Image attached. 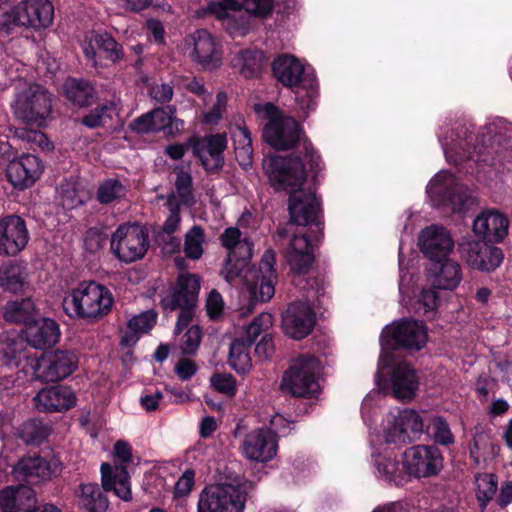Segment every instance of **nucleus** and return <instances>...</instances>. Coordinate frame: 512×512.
<instances>
[{
	"label": "nucleus",
	"mask_w": 512,
	"mask_h": 512,
	"mask_svg": "<svg viewBox=\"0 0 512 512\" xmlns=\"http://www.w3.org/2000/svg\"><path fill=\"white\" fill-rule=\"evenodd\" d=\"M427 194L435 205H450L454 212L461 211L468 201L463 186L447 171L434 176L427 186Z\"/></svg>",
	"instance_id": "14"
},
{
	"label": "nucleus",
	"mask_w": 512,
	"mask_h": 512,
	"mask_svg": "<svg viewBox=\"0 0 512 512\" xmlns=\"http://www.w3.org/2000/svg\"><path fill=\"white\" fill-rule=\"evenodd\" d=\"M194 477L193 470H186L175 484V496L184 497L188 495L194 486Z\"/></svg>",
	"instance_id": "60"
},
{
	"label": "nucleus",
	"mask_w": 512,
	"mask_h": 512,
	"mask_svg": "<svg viewBox=\"0 0 512 512\" xmlns=\"http://www.w3.org/2000/svg\"><path fill=\"white\" fill-rule=\"evenodd\" d=\"M428 419L425 423L426 432L436 443L440 445H451L454 443V436L446 420L441 416L426 414Z\"/></svg>",
	"instance_id": "45"
},
{
	"label": "nucleus",
	"mask_w": 512,
	"mask_h": 512,
	"mask_svg": "<svg viewBox=\"0 0 512 512\" xmlns=\"http://www.w3.org/2000/svg\"><path fill=\"white\" fill-rule=\"evenodd\" d=\"M199 290V276L196 274H183L178 277L176 286L167 291L162 297L161 306L165 311L180 310L175 326L176 335L190 327L189 325L195 313Z\"/></svg>",
	"instance_id": "4"
},
{
	"label": "nucleus",
	"mask_w": 512,
	"mask_h": 512,
	"mask_svg": "<svg viewBox=\"0 0 512 512\" xmlns=\"http://www.w3.org/2000/svg\"><path fill=\"white\" fill-rule=\"evenodd\" d=\"M22 332L26 342L36 349L54 346L60 337L59 325L50 318L34 319Z\"/></svg>",
	"instance_id": "29"
},
{
	"label": "nucleus",
	"mask_w": 512,
	"mask_h": 512,
	"mask_svg": "<svg viewBox=\"0 0 512 512\" xmlns=\"http://www.w3.org/2000/svg\"><path fill=\"white\" fill-rule=\"evenodd\" d=\"M210 381L216 391L229 397H233L237 392L236 379L231 374L216 373Z\"/></svg>",
	"instance_id": "53"
},
{
	"label": "nucleus",
	"mask_w": 512,
	"mask_h": 512,
	"mask_svg": "<svg viewBox=\"0 0 512 512\" xmlns=\"http://www.w3.org/2000/svg\"><path fill=\"white\" fill-rule=\"evenodd\" d=\"M62 94L78 107L90 106L96 99L95 86L84 78L68 77L62 85Z\"/></svg>",
	"instance_id": "37"
},
{
	"label": "nucleus",
	"mask_w": 512,
	"mask_h": 512,
	"mask_svg": "<svg viewBox=\"0 0 512 512\" xmlns=\"http://www.w3.org/2000/svg\"><path fill=\"white\" fill-rule=\"evenodd\" d=\"M227 103V95L223 92L217 94L212 109L204 114V120L209 124H216L222 117Z\"/></svg>",
	"instance_id": "57"
},
{
	"label": "nucleus",
	"mask_w": 512,
	"mask_h": 512,
	"mask_svg": "<svg viewBox=\"0 0 512 512\" xmlns=\"http://www.w3.org/2000/svg\"><path fill=\"white\" fill-rule=\"evenodd\" d=\"M268 59L256 48L242 49L233 54L232 66L245 78H256L264 70Z\"/></svg>",
	"instance_id": "36"
},
{
	"label": "nucleus",
	"mask_w": 512,
	"mask_h": 512,
	"mask_svg": "<svg viewBox=\"0 0 512 512\" xmlns=\"http://www.w3.org/2000/svg\"><path fill=\"white\" fill-rule=\"evenodd\" d=\"M26 276L25 269L19 264L9 262L0 266V286L10 292L20 291Z\"/></svg>",
	"instance_id": "44"
},
{
	"label": "nucleus",
	"mask_w": 512,
	"mask_h": 512,
	"mask_svg": "<svg viewBox=\"0 0 512 512\" xmlns=\"http://www.w3.org/2000/svg\"><path fill=\"white\" fill-rule=\"evenodd\" d=\"M381 342L387 348L404 347L417 351L427 342V330L422 322L405 319L387 326L381 334Z\"/></svg>",
	"instance_id": "13"
},
{
	"label": "nucleus",
	"mask_w": 512,
	"mask_h": 512,
	"mask_svg": "<svg viewBox=\"0 0 512 512\" xmlns=\"http://www.w3.org/2000/svg\"><path fill=\"white\" fill-rule=\"evenodd\" d=\"M11 107L17 119L41 127L51 114L52 96L40 85L26 84L16 92Z\"/></svg>",
	"instance_id": "6"
},
{
	"label": "nucleus",
	"mask_w": 512,
	"mask_h": 512,
	"mask_svg": "<svg viewBox=\"0 0 512 512\" xmlns=\"http://www.w3.org/2000/svg\"><path fill=\"white\" fill-rule=\"evenodd\" d=\"M79 499L88 512H105L108 508V499L96 483L82 484Z\"/></svg>",
	"instance_id": "42"
},
{
	"label": "nucleus",
	"mask_w": 512,
	"mask_h": 512,
	"mask_svg": "<svg viewBox=\"0 0 512 512\" xmlns=\"http://www.w3.org/2000/svg\"><path fill=\"white\" fill-rule=\"evenodd\" d=\"M83 51L93 67L102 66V58L116 63L123 57L122 47L108 33L92 35L89 41L84 43Z\"/></svg>",
	"instance_id": "26"
},
{
	"label": "nucleus",
	"mask_w": 512,
	"mask_h": 512,
	"mask_svg": "<svg viewBox=\"0 0 512 512\" xmlns=\"http://www.w3.org/2000/svg\"><path fill=\"white\" fill-rule=\"evenodd\" d=\"M113 303V295L107 287L95 281H84L65 297L63 308L72 317L95 322L110 313Z\"/></svg>",
	"instance_id": "3"
},
{
	"label": "nucleus",
	"mask_w": 512,
	"mask_h": 512,
	"mask_svg": "<svg viewBox=\"0 0 512 512\" xmlns=\"http://www.w3.org/2000/svg\"><path fill=\"white\" fill-rule=\"evenodd\" d=\"M36 315L34 302L30 298L7 302L3 308L5 321L16 324H30Z\"/></svg>",
	"instance_id": "40"
},
{
	"label": "nucleus",
	"mask_w": 512,
	"mask_h": 512,
	"mask_svg": "<svg viewBox=\"0 0 512 512\" xmlns=\"http://www.w3.org/2000/svg\"><path fill=\"white\" fill-rule=\"evenodd\" d=\"M250 344L246 343L244 338L235 339L229 352V365L237 373L246 374L252 368V361L249 354Z\"/></svg>",
	"instance_id": "43"
},
{
	"label": "nucleus",
	"mask_w": 512,
	"mask_h": 512,
	"mask_svg": "<svg viewBox=\"0 0 512 512\" xmlns=\"http://www.w3.org/2000/svg\"><path fill=\"white\" fill-rule=\"evenodd\" d=\"M242 7L253 16L265 18L274 8V0H243L242 3L237 0H220L212 2L209 10L218 19L230 21V12L238 11Z\"/></svg>",
	"instance_id": "28"
},
{
	"label": "nucleus",
	"mask_w": 512,
	"mask_h": 512,
	"mask_svg": "<svg viewBox=\"0 0 512 512\" xmlns=\"http://www.w3.org/2000/svg\"><path fill=\"white\" fill-rule=\"evenodd\" d=\"M262 110L268 119L263 130L265 141L279 151L295 148L297 154H303L306 159H309L310 169L313 172L319 170L321 158L305 136L299 123L293 117L284 115L272 103H266Z\"/></svg>",
	"instance_id": "2"
},
{
	"label": "nucleus",
	"mask_w": 512,
	"mask_h": 512,
	"mask_svg": "<svg viewBox=\"0 0 512 512\" xmlns=\"http://www.w3.org/2000/svg\"><path fill=\"white\" fill-rule=\"evenodd\" d=\"M443 466L439 449L430 445H416L404 452L403 467L411 476L431 477L437 475Z\"/></svg>",
	"instance_id": "15"
},
{
	"label": "nucleus",
	"mask_w": 512,
	"mask_h": 512,
	"mask_svg": "<svg viewBox=\"0 0 512 512\" xmlns=\"http://www.w3.org/2000/svg\"><path fill=\"white\" fill-rule=\"evenodd\" d=\"M149 248L148 231L137 224L120 225L111 237V251L122 262L143 258Z\"/></svg>",
	"instance_id": "10"
},
{
	"label": "nucleus",
	"mask_w": 512,
	"mask_h": 512,
	"mask_svg": "<svg viewBox=\"0 0 512 512\" xmlns=\"http://www.w3.org/2000/svg\"><path fill=\"white\" fill-rule=\"evenodd\" d=\"M273 74L285 87L299 86L303 81L304 66L292 55H280L272 63Z\"/></svg>",
	"instance_id": "35"
},
{
	"label": "nucleus",
	"mask_w": 512,
	"mask_h": 512,
	"mask_svg": "<svg viewBox=\"0 0 512 512\" xmlns=\"http://www.w3.org/2000/svg\"><path fill=\"white\" fill-rule=\"evenodd\" d=\"M15 472L30 480L36 479L41 481L49 479L55 472V468H53L51 463L45 458H42L37 454H33L22 458L18 462Z\"/></svg>",
	"instance_id": "38"
},
{
	"label": "nucleus",
	"mask_w": 512,
	"mask_h": 512,
	"mask_svg": "<svg viewBox=\"0 0 512 512\" xmlns=\"http://www.w3.org/2000/svg\"><path fill=\"white\" fill-rule=\"evenodd\" d=\"M305 163L310 166L309 159L303 154L290 158H273L264 162V169L277 189H290V193L299 190L305 182Z\"/></svg>",
	"instance_id": "11"
},
{
	"label": "nucleus",
	"mask_w": 512,
	"mask_h": 512,
	"mask_svg": "<svg viewBox=\"0 0 512 512\" xmlns=\"http://www.w3.org/2000/svg\"><path fill=\"white\" fill-rule=\"evenodd\" d=\"M315 324V314L304 302L291 303L282 317V327L286 335L301 340L308 336Z\"/></svg>",
	"instance_id": "22"
},
{
	"label": "nucleus",
	"mask_w": 512,
	"mask_h": 512,
	"mask_svg": "<svg viewBox=\"0 0 512 512\" xmlns=\"http://www.w3.org/2000/svg\"><path fill=\"white\" fill-rule=\"evenodd\" d=\"M429 277L434 288L452 290L462 280L461 266L448 258L432 262Z\"/></svg>",
	"instance_id": "34"
},
{
	"label": "nucleus",
	"mask_w": 512,
	"mask_h": 512,
	"mask_svg": "<svg viewBox=\"0 0 512 512\" xmlns=\"http://www.w3.org/2000/svg\"><path fill=\"white\" fill-rule=\"evenodd\" d=\"M253 487L252 482L243 481L205 488L199 497L198 512H243Z\"/></svg>",
	"instance_id": "5"
},
{
	"label": "nucleus",
	"mask_w": 512,
	"mask_h": 512,
	"mask_svg": "<svg viewBox=\"0 0 512 512\" xmlns=\"http://www.w3.org/2000/svg\"><path fill=\"white\" fill-rule=\"evenodd\" d=\"M107 106L96 107L88 115L83 117L82 124L88 128H97L103 125V117L107 112Z\"/></svg>",
	"instance_id": "63"
},
{
	"label": "nucleus",
	"mask_w": 512,
	"mask_h": 512,
	"mask_svg": "<svg viewBox=\"0 0 512 512\" xmlns=\"http://www.w3.org/2000/svg\"><path fill=\"white\" fill-rule=\"evenodd\" d=\"M35 505L34 491L28 486L6 487L0 492L2 512H31Z\"/></svg>",
	"instance_id": "33"
},
{
	"label": "nucleus",
	"mask_w": 512,
	"mask_h": 512,
	"mask_svg": "<svg viewBox=\"0 0 512 512\" xmlns=\"http://www.w3.org/2000/svg\"><path fill=\"white\" fill-rule=\"evenodd\" d=\"M255 353L261 360L270 358L274 353V343L272 337L264 335L255 347Z\"/></svg>",
	"instance_id": "64"
},
{
	"label": "nucleus",
	"mask_w": 512,
	"mask_h": 512,
	"mask_svg": "<svg viewBox=\"0 0 512 512\" xmlns=\"http://www.w3.org/2000/svg\"><path fill=\"white\" fill-rule=\"evenodd\" d=\"M207 314L211 319L218 318L224 309V301L217 290H212L206 299Z\"/></svg>",
	"instance_id": "58"
},
{
	"label": "nucleus",
	"mask_w": 512,
	"mask_h": 512,
	"mask_svg": "<svg viewBox=\"0 0 512 512\" xmlns=\"http://www.w3.org/2000/svg\"><path fill=\"white\" fill-rule=\"evenodd\" d=\"M149 94L156 102L164 104L172 99L174 91L168 83H155L151 86Z\"/></svg>",
	"instance_id": "59"
},
{
	"label": "nucleus",
	"mask_w": 512,
	"mask_h": 512,
	"mask_svg": "<svg viewBox=\"0 0 512 512\" xmlns=\"http://www.w3.org/2000/svg\"><path fill=\"white\" fill-rule=\"evenodd\" d=\"M29 241L25 221L18 215L0 218V256L14 257L24 250Z\"/></svg>",
	"instance_id": "19"
},
{
	"label": "nucleus",
	"mask_w": 512,
	"mask_h": 512,
	"mask_svg": "<svg viewBox=\"0 0 512 512\" xmlns=\"http://www.w3.org/2000/svg\"><path fill=\"white\" fill-rule=\"evenodd\" d=\"M459 247L465 262L479 271L495 270L503 260L502 250L484 241H467Z\"/></svg>",
	"instance_id": "20"
},
{
	"label": "nucleus",
	"mask_w": 512,
	"mask_h": 512,
	"mask_svg": "<svg viewBox=\"0 0 512 512\" xmlns=\"http://www.w3.org/2000/svg\"><path fill=\"white\" fill-rule=\"evenodd\" d=\"M78 367V357L70 350L57 349L43 354L37 362V377L44 382H58Z\"/></svg>",
	"instance_id": "16"
},
{
	"label": "nucleus",
	"mask_w": 512,
	"mask_h": 512,
	"mask_svg": "<svg viewBox=\"0 0 512 512\" xmlns=\"http://www.w3.org/2000/svg\"><path fill=\"white\" fill-rule=\"evenodd\" d=\"M26 346L23 340L0 335V366L18 367L27 358Z\"/></svg>",
	"instance_id": "39"
},
{
	"label": "nucleus",
	"mask_w": 512,
	"mask_h": 512,
	"mask_svg": "<svg viewBox=\"0 0 512 512\" xmlns=\"http://www.w3.org/2000/svg\"><path fill=\"white\" fill-rule=\"evenodd\" d=\"M126 195V188L122 182L115 178L102 181L97 189L96 198L101 204H109Z\"/></svg>",
	"instance_id": "46"
},
{
	"label": "nucleus",
	"mask_w": 512,
	"mask_h": 512,
	"mask_svg": "<svg viewBox=\"0 0 512 512\" xmlns=\"http://www.w3.org/2000/svg\"><path fill=\"white\" fill-rule=\"evenodd\" d=\"M19 437L27 444H39L48 435V429L39 420H29L21 425Z\"/></svg>",
	"instance_id": "48"
},
{
	"label": "nucleus",
	"mask_w": 512,
	"mask_h": 512,
	"mask_svg": "<svg viewBox=\"0 0 512 512\" xmlns=\"http://www.w3.org/2000/svg\"><path fill=\"white\" fill-rule=\"evenodd\" d=\"M34 400L40 411L61 412L74 407L77 398L71 388L57 385L40 390Z\"/></svg>",
	"instance_id": "30"
},
{
	"label": "nucleus",
	"mask_w": 512,
	"mask_h": 512,
	"mask_svg": "<svg viewBox=\"0 0 512 512\" xmlns=\"http://www.w3.org/2000/svg\"><path fill=\"white\" fill-rule=\"evenodd\" d=\"M283 253L291 271L296 274L307 273L314 262L313 245L305 234L293 233Z\"/></svg>",
	"instance_id": "24"
},
{
	"label": "nucleus",
	"mask_w": 512,
	"mask_h": 512,
	"mask_svg": "<svg viewBox=\"0 0 512 512\" xmlns=\"http://www.w3.org/2000/svg\"><path fill=\"white\" fill-rule=\"evenodd\" d=\"M114 456L119 463L112 467L109 463L101 465L102 487L105 491L114 493L124 501L132 499L130 477L126 464L132 461V447L123 440L114 445Z\"/></svg>",
	"instance_id": "9"
},
{
	"label": "nucleus",
	"mask_w": 512,
	"mask_h": 512,
	"mask_svg": "<svg viewBox=\"0 0 512 512\" xmlns=\"http://www.w3.org/2000/svg\"><path fill=\"white\" fill-rule=\"evenodd\" d=\"M107 240V235L97 228L87 230L84 238L86 250L95 253L103 248Z\"/></svg>",
	"instance_id": "56"
},
{
	"label": "nucleus",
	"mask_w": 512,
	"mask_h": 512,
	"mask_svg": "<svg viewBox=\"0 0 512 512\" xmlns=\"http://www.w3.org/2000/svg\"><path fill=\"white\" fill-rule=\"evenodd\" d=\"M191 60L205 70H213L222 63V53L213 36L205 29L195 31L186 40Z\"/></svg>",
	"instance_id": "18"
},
{
	"label": "nucleus",
	"mask_w": 512,
	"mask_h": 512,
	"mask_svg": "<svg viewBox=\"0 0 512 512\" xmlns=\"http://www.w3.org/2000/svg\"><path fill=\"white\" fill-rule=\"evenodd\" d=\"M288 210L291 223L307 226L317 221L320 203L310 189L294 190L289 196Z\"/></svg>",
	"instance_id": "23"
},
{
	"label": "nucleus",
	"mask_w": 512,
	"mask_h": 512,
	"mask_svg": "<svg viewBox=\"0 0 512 512\" xmlns=\"http://www.w3.org/2000/svg\"><path fill=\"white\" fill-rule=\"evenodd\" d=\"M393 395L400 400H412L419 387L416 370L407 362L397 363L391 372Z\"/></svg>",
	"instance_id": "31"
},
{
	"label": "nucleus",
	"mask_w": 512,
	"mask_h": 512,
	"mask_svg": "<svg viewBox=\"0 0 512 512\" xmlns=\"http://www.w3.org/2000/svg\"><path fill=\"white\" fill-rule=\"evenodd\" d=\"M320 371L321 365L315 356L301 355L283 375L281 389L295 397L314 396L320 388L317 380Z\"/></svg>",
	"instance_id": "7"
},
{
	"label": "nucleus",
	"mask_w": 512,
	"mask_h": 512,
	"mask_svg": "<svg viewBox=\"0 0 512 512\" xmlns=\"http://www.w3.org/2000/svg\"><path fill=\"white\" fill-rule=\"evenodd\" d=\"M175 188L181 204H190L193 200L192 177L183 168L176 169Z\"/></svg>",
	"instance_id": "52"
},
{
	"label": "nucleus",
	"mask_w": 512,
	"mask_h": 512,
	"mask_svg": "<svg viewBox=\"0 0 512 512\" xmlns=\"http://www.w3.org/2000/svg\"><path fill=\"white\" fill-rule=\"evenodd\" d=\"M221 245L227 250V257L220 271L221 276L233 283L242 278L255 299L262 302L269 301L274 293L277 280L275 252L271 249L265 251L259 268L248 267L252 258L253 244L242 236L237 227H228L220 235Z\"/></svg>",
	"instance_id": "1"
},
{
	"label": "nucleus",
	"mask_w": 512,
	"mask_h": 512,
	"mask_svg": "<svg viewBox=\"0 0 512 512\" xmlns=\"http://www.w3.org/2000/svg\"><path fill=\"white\" fill-rule=\"evenodd\" d=\"M42 170L40 159L35 155L27 154L9 163L7 177L15 188L24 189L34 184Z\"/></svg>",
	"instance_id": "27"
},
{
	"label": "nucleus",
	"mask_w": 512,
	"mask_h": 512,
	"mask_svg": "<svg viewBox=\"0 0 512 512\" xmlns=\"http://www.w3.org/2000/svg\"><path fill=\"white\" fill-rule=\"evenodd\" d=\"M477 499L484 507L494 497L497 491V477L494 474L483 473L475 477Z\"/></svg>",
	"instance_id": "49"
},
{
	"label": "nucleus",
	"mask_w": 512,
	"mask_h": 512,
	"mask_svg": "<svg viewBox=\"0 0 512 512\" xmlns=\"http://www.w3.org/2000/svg\"><path fill=\"white\" fill-rule=\"evenodd\" d=\"M189 146L207 171H216L222 167L223 152L227 146L225 134L192 138L186 144L168 145L165 148V153L173 160H180Z\"/></svg>",
	"instance_id": "8"
},
{
	"label": "nucleus",
	"mask_w": 512,
	"mask_h": 512,
	"mask_svg": "<svg viewBox=\"0 0 512 512\" xmlns=\"http://www.w3.org/2000/svg\"><path fill=\"white\" fill-rule=\"evenodd\" d=\"M198 370L196 363L189 358H182L175 366V373L181 380L192 378Z\"/></svg>",
	"instance_id": "62"
},
{
	"label": "nucleus",
	"mask_w": 512,
	"mask_h": 512,
	"mask_svg": "<svg viewBox=\"0 0 512 512\" xmlns=\"http://www.w3.org/2000/svg\"><path fill=\"white\" fill-rule=\"evenodd\" d=\"M16 25L35 30L50 26L54 17V7L49 0H22L9 12Z\"/></svg>",
	"instance_id": "17"
},
{
	"label": "nucleus",
	"mask_w": 512,
	"mask_h": 512,
	"mask_svg": "<svg viewBox=\"0 0 512 512\" xmlns=\"http://www.w3.org/2000/svg\"><path fill=\"white\" fill-rule=\"evenodd\" d=\"M508 219L498 211L487 210L476 217L474 232L489 241H501L508 233Z\"/></svg>",
	"instance_id": "32"
},
{
	"label": "nucleus",
	"mask_w": 512,
	"mask_h": 512,
	"mask_svg": "<svg viewBox=\"0 0 512 512\" xmlns=\"http://www.w3.org/2000/svg\"><path fill=\"white\" fill-rule=\"evenodd\" d=\"M379 473L387 480H395L400 473L399 463L391 458H384L377 463Z\"/></svg>",
	"instance_id": "61"
},
{
	"label": "nucleus",
	"mask_w": 512,
	"mask_h": 512,
	"mask_svg": "<svg viewBox=\"0 0 512 512\" xmlns=\"http://www.w3.org/2000/svg\"><path fill=\"white\" fill-rule=\"evenodd\" d=\"M204 231L195 225L185 235L184 253L186 257L198 260L203 255Z\"/></svg>",
	"instance_id": "47"
},
{
	"label": "nucleus",
	"mask_w": 512,
	"mask_h": 512,
	"mask_svg": "<svg viewBox=\"0 0 512 512\" xmlns=\"http://www.w3.org/2000/svg\"><path fill=\"white\" fill-rule=\"evenodd\" d=\"M175 111L174 106H167L166 108H156L149 112L153 123L152 130L160 131L170 126Z\"/></svg>",
	"instance_id": "54"
},
{
	"label": "nucleus",
	"mask_w": 512,
	"mask_h": 512,
	"mask_svg": "<svg viewBox=\"0 0 512 512\" xmlns=\"http://www.w3.org/2000/svg\"><path fill=\"white\" fill-rule=\"evenodd\" d=\"M277 447L276 437L270 430L256 429L244 437L241 450L249 461L266 463L276 456Z\"/></svg>",
	"instance_id": "21"
},
{
	"label": "nucleus",
	"mask_w": 512,
	"mask_h": 512,
	"mask_svg": "<svg viewBox=\"0 0 512 512\" xmlns=\"http://www.w3.org/2000/svg\"><path fill=\"white\" fill-rule=\"evenodd\" d=\"M273 324V317L269 313H261L247 326L244 340L252 345L257 337L266 332Z\"/></svg>",
	"instance_id": "50"
},
{
	"label": "nucleus",
	"mask_w": 512,
	"mask_h": 512,
	"mask_svg": "<svg viewBox=\"0 0 512 512\" xmlns=\"http://www.w3.org/2000/svg\"><path fill=\"white\" fill-rule=\"evenodd\" d=\"M202 339V332L198 325H191L179 339V348L184 355L194 354Z\"/></svg>",
	"instance_id": "51"
},
{
	"label": "nucleus",
	"mask_w": 512,
	"mask_h": 512,
	"mask_svg": "<svg viewBox=\"0 0 512 512\" xmlns=\"http://www.w3.org/2000/svg\"><path fill=\"white\" fill-rule=\"evenodd\" d=\"M419 246L432 262H436L447 258L454 247V242L445 228L431 226L421 232Z\"/></svg>",
	"instance_id": "25"
},
{
	"label": "nucleus",
	"mask_w": 512,
	"mask_h": 512,
	"mask_svg": "<svg viewBox=\"0 0 512 512\" xmlns=\"http://www.w3.org/2000/svg\"><path fill=\"white\" fill-rule=\"evenodd\" d=\"M157 314L148 310L132 317L127 324V331L124 333L121 343L132 345L138 340L137 334L146 333L155 325Z\"/></svg>",
	"instance_id": "41"
},
{
	"label": "nucleus",
	"mask_w": 512,
	"mask_h": 512,
	"mask_svg": "<svg viewBox=\"0 0 512 512\" xmlns=\"http://www.w3.org/2000/svg\"><path fill=\"white\" fill-rule=\"evenodd\" d=\"M86 201V194L75 187H67L62 189L61 203L66 209H74L81 206Z\"/></svg>",
	"instance_id": "55"
},
{
	"label": "nucleus",
	"mask_w": 512,
	"mask_h": 512,
	"mask_svg": "<svg viewBox=\"0 0 512 512\" xmlns=\"http://www.w3.org/2000/svg\"><path fill=\"white\" fill-rule=\"evenodd\" d=\"M426 414L420 415L415 410L404 409L392 414L388 418L385 428V440L387 443L405 444L419 440L425 430L428 420Z\"/></svg>",
	"instance_id": "12"
}]
</instances>
